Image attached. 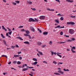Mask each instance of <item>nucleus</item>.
Segmentation results:
<instances>
[{
  "label": "nucleus",
  "instance_id": "obj_1",
  "mask_svg": "<svg viewBox=\"0 0 76 76\" xmlns=\"http://www.w3.org/2000/svg\"><path fill=\"white\" fill-rule=\"evenodd\" d=\"M69 32V34L72 35V34H73L75 33V31L72 29H70Z\"/></svg>",
  "mask_w": 76,
  "mask_h": 76
},
{
  "label": "nucleus",
  "instance_id": "obj_2",
  "mask_svg": "<svg viewBox=\"0 0 76 76\" xmlns=\"http://www.w3.org/2000/svg\"><path fill=\"white\" fill-rule=\"evenodd\" d=\"M45 16L42 15L40 17L39 19L41 20H43V19H45Z\"/></svg>",
  "mask_w": 76,
  "mask_h": 76
},
{
  "label": "nucleus",
  "instance_id": "obj_3",
  "mask_svg": "<svg viewBox=\"0 0 76 76\" xmlns=\"http://www.w3.org/2000/svg\"><path fill=\"white\" fill-rule=\"evenodd\" d=\"M67 24H69V25H75V23L73 22H67Z\"/></svg>",
  "mask_w": 76,
  "mask_h": 76
},
{
  "label": "nucleus",
  "instance_id": "obj_4",
  "mask_svg": "<svg viewBox=\"0 0 76 76\" xmlns=\"http://www.w3.org/2000/svg\"><path fill=\"white\" fill-rule=\"evenodd\" d=\"M28 21L29 22H35V20L33 19L32 18H29V20H28Z\"/></svg>",
  "mask_w": 76,
  "mask_h": 76
},
{
  "label": "nucleus",
  "instance_id": "obj_5",
  "mask_svg": "<svg viewBox=\"0 0 76 76\" xmlns=\"http://www.w3.org/2000/svg\"><path fill=\"white\" fill-rule=\"evenodd\" d=\"M30 29H31V31H32V32H35V29L34 28L32 27H31Z\"/></svg>",
  "mask_w": 76,
  "mask_h": 76
},
{
  "label": "nucleus",
  "instance_id": "obj_6",
  "mask_svg": "<svg viewBox=\"0 0 76 76\" xmlns=\"http://www.w3.org/2000/svg\"><path fill=\"white\" fill-rule=\"evenodd\" d=\"M43 35H46L48 34V32H46L45 31H44L43 33Z\"/></svg>",
  "mask_w": 76,
  "mask_h": 76
},
{
  "label": "nucleus",
  "instance_id": "obj_7",
  "mask_svg": "<svg viewBox=\"0 0 76 76\" xmlns=\"http://www.w3.org/2000/svg\"><path fill=\"white\" fill-rule=\"evenodd\" d=\"M66 1L68 2H70V3H73V0H66Z\"/></svg>",
  "mask_w": 76,
  "mask_h": 76
},
{
  "label": "nucleus",
  "instance_id": "obj_8",
  "mask_svg": "<svg viewBox=\"0 0 76 76\" xmlns=\"http://www.w3.org/2000/svg\"><path fill=\"white\" fill-rule=\"evenodd\" d=\"M57 28H64V26H63V27H61L60 26L58 25L57 26Z\"/></svg>",
  "mask_w": 76,
  "mask_h": 76
},
{
  "label": "nucleus",
  "instance_id": "obj_9",
  "mask_svg": "<svg viewBox=\"0 0 76 76\" xmlns=\"http://www.w3.org/2000/svg\"><path fill=\"white\" fill-rule=\"evenodd\" d=\"M16 38H18V39H20V40H21V41H23V39L20 37H18Z\"/></svg>",
  "mask_w": 76,
  "mask_h": 76
},
{
  "label": "nucleus",
  "instance_id": "obj_10",
  "mask_svg": "<svg viewBox=\"0 0 76 76\" xmlns=\"http://www.w3.org/2000/svg\"><path fill=\"white\" fill-rule=\"evenodd\" d=\"M37 63H38V62L36 61L34 63H32V65H36V64H37Z\"/></svg>",
  "mask_w": 76,
  "mask_h": 76
},
{
  "label": "nucleus",
  "instance_id": "obj_11",
  "mask_svg": "<svg viewBox=\"0 0 76 76\" xmlns=\"http://www.w3.org/2000/svg\"><path fill=\"white\" fill-rule=\"evenodd\" d=\"M2 29L4 30H5V31H7V29H6V28H4V26H2Z\"/></svg>",
  "mask_w": 76,
  "mask_h": 76
},
{
  "label": "nucleus",
  "instance_id": "obj_12",
  "mask_svg": "<svg viewBox=\"0 0 76 76\" xmlns=\"http://www.w3.org/2000/svg\"><path fill=\"white\" fill-rule=\"evenodd\" d=\"M28 69H29L28 68H24L23 69L22 71H26V70H28Z\"/></svg>",
  "mask_w": 76,
  "mask_h": 76
},
{
  "label": "nucleus",
  "instance_id": "obj_13",
  "mask_svg": "<svg viewBox=\"0 0 76 76\" xmlns=\"http://www.w3.org/2000/svg\"><path fill=\"white\" fill-rule=\"evenodd\" d=\"M54 75H60V74L57 72H55L54 73Z\"/></svg>",
  "mask_w": 76,
  "mask_h": 76
},
{
  "label": "nucleus",
  "instance_id": "obj_14",
  "mask_svg": "<svg viewBox=\"0 0 76 76\" xmlns=\"http://www.w3.org/2000/svg\"><path fill=\"white\" fill-rule=\"evenodd\" d=\"M55 22H56V23H59V21L57 20H55Z\"/></svg>",
  "mask_w": 76,
  "mask_h": 76
},
{
  "label": "nucleus",
  "instance_id": "obj_15",
  "mask_svg": "<svg viewBox=\"0 0 76 76\" xmlns=\"http://www.w3.org/2000/svg\"><path fill=\"white\" fill-rule=\"evenodd\" d=\"M56 54L58 56L60 57V58H61V56L59 55V54H58V52Z\"/></svg>",
  "mask_w": 76,
  "mask_h": 76
},
{
  "label": "nucleus",
  "instance_id": "obj_16",
  "mask_svg": "<svg viewBox=\"0 0 76 76\" xmlns=\"http://www.w3.org/2000/svg\"><path fill=\"white\" fill-rule=\"evenodd\" d=\"M1 35L3 38H5V37L3 36V34H1Z\"/></svg>",
  "mask_w": 76,
  "mask_h": 76
},
{
  "label": "nucleus",
  "instance_id": "obj_17",
  "mask_svg": "<svg viewBox=\"0 0 76 76\" xmlns=\"http://www.w3.org/2000/svg\"><path fill=\"white\" fill-rule=\"evenodd\" d=\"M24 43L25 44H29V42L28 41L25 42Z\"/></svg>",
  "mask_w": 76,
  "mask_h": 76
},
{
  "label": "nucleus",
  "instance_id": "obj_18",
  "mask_svg": "<svg viewBox=\"0 0 76 76\" xmlns=\"http://www.w3.org/2000/svg\"><path fill=\"white\" fill-rule=\"evenodd\" d=\"M58 72H60V73H61V74H62V75L64 74V72H63L59 70Z\"/></svg>",
  "mask_w": 76,
  "mask_h": 76
},
{
  "label": "nucleus",
  "instance_id": "obj_19",
  "mask_svg": "<svg viewBox=\"0 0 76 76\" xmlns=\"http://www.w3.org/2000/svg\"><path fill=\"white\" fill-rule=\"evenodd\" d=\"M38 53H39V54L41 55V56H42V53L41 52H40L39 51L38 52Z\"/></svg>",
  "mask_w": 76,
  "mask_h": 76
},
{
  "label": "nucleus",
  "instance_id": "obj_20",
  "mask_svg": "<svg viewBox=\"0 0 76 76\" xmlns=\"http://www.w3.org/2000/svg\"><path fill=\"white\" fill-rule=\"evenodd\" d=\"M63 62H58V66H59L60 65V64H63Z\"/></svg>",
  "mask_w": 76,
  "mask_h": 76
},
{
  "label": "nucleus",
  "instance_id": "obj_21",
  "mask_svg": "<svg viewBox=\"0 0 76 76\" xmlns=\"http://www.w3.org/2000/svg\"><path fill=\"white\" fill-rule=\"evenodd\" d=\"M33 60L34 61H37V59L35 58H33Z\"/></svg>",
  "mask_w": 76,
  "mask_h": 76
},
{
  "label": "nucleus",
  "instance_id": "obj_22",
  "mask_svg": "<svg viewBox=\"0 0 76 76\" xmlns=\"http://www.w3.org/2000/svg\"><path fill=\"white\" fill-rule=\"evenodd\" d=\"M27 68H29V69H33V68H34V67L32 66L31 67L27 66L26 67Z\"/></svg>",
  "mask_w": 76,
  "mask_h": 76
},
{
  "label": "nucleus",
  "instance_id": "obj_23",
  "mask_svg": "<svg viewBox=\"0 0 76 76\" xmlns=\"http://www.w3.org/2000/svg\"><path fill=\"white\" fill-rule=\"evenodd\" d=\"M2 57H6L7 58V56L6 55H2Z\"/></svg>",
  "mask_w": 76,
  "mask_h": 76
},
{
  "label": "nucleus",
  "instance_id": "obj_24",
  "mask_svg": "<svg viewBox=\"0 0 76 76\" xmlns=\"http://www.w3.org/2000/svg\"><path fill=\"white\" fill-rule=\"evenodd\" d=\"M26 33L27 34H29V33H30L29 31H26Z\"/></svg>",
  "mask_w": 76,
  "mask_h": 76
},
{
  "label": "nucleus",
  "instance_id": "obj_25",
  "mask_svg": "<svg viewBox=\"0 0 76 76\" xmlns=\"http://www.w3.org/2000/svg\"><path fill=\"white\" fill-rule=\"evenodd\" d=\"M27 3L28 4H31L32 3V2L28 1Z\"/></svg>",
  "mask_w": 76,
  "mask_h": 76
},
{
  "label": "nucleus",
  "instance_id": "obj_26",
  "mask_svg": "<svg viewBox=\"0 0 76 76\" xmlns=\"http://www.w3.org/2000/svg\"><path fill=\"white\" fill-rule=\"evenodd\" d=\"M71 51H72L73 53H76V51H74L73 49H71Z\"/></svg>",
  "mask_w": 76,
  "mask_h": 76
},
{
  "label": "nucleus",
  "instance_id": "obj_27",
  "mask_svg": "<svg viewBox=\"0 0 76 76\" xmlns=\"http://www.w3.org/2000/svg\"><path fill=\"white\" fill-rule=\"evenodd\" d=\"M37 44L38 45H41V42H38L37 43Z\"/></svg>",
  "mask_w": 76,
  "mask_h": 76
},
{
  "label": "nucleus",
  "instance_id": "obj_28",
  "mask_svg": "<svg viewBox=\"0 0 76 76\" xmlns=\"http://www.w3.org/2000/svg\"><path fill=\"white\" fill-rule=\"evenodd\" d=\"M12 31H10V32H8V34L9 35H11L12 34Z\"/></svg>",
  "mask_w": 76,
  "mask_h": 76
},
{
  "label": "nucleus",
  "instance_id": "obj_29",
  "mask_svg": "<svg viewBox=\"0 0 76 76\" xmlns=\"http://www.w3.org/2000/svg\"><path fill=\"white\" fill-rule=\"evenodd\" d=\"M35 21L34 22H38V20L36 18H35Z\"/></svg>",
  "mask_w": 76,
  "mask_h": 76
},
{
  "label": "nucleus",
  "instance_id": "obj_30",
  "mask_svg": "<svg viewBox=\"0 0 76 76\" xmlns=\"http://www.w3.org/2000/svg\"><path fill=\"white\" fill-rule=\"evenodd\" d=\"M53 63H54V64H57V62H56V61H53Z\"/></svg>",
  "mask_w": 76,
  "mask_h": 76
},
{
  "label": "nucleus",
  "instance_id": "obj_31",
  "mask_svg": "<svg viewBox=\"0 0 76 76\" xmlns=\"http://www.w3.org/2000/svg\"><path fill=\"white\" fill-rule=\"evenodd\" d=\"M64 19V18L63 17H61L60 18V20H63Z\"/></svg>",
  "mask_w": 76,
  "mask_h": 76
},
{
  "label": "nucleus",
  "instance_id": "obj_32",
  "mask_svg": "<svg viewBox=\"0 0 76 76\" xmlns=\"http://www.w3.org/2000/svg\"><path fill=\"white\" fill-rule=\"evenodd\" d=\"M17 64H21V62L20 61H18V62Z\"/></svg>",
  "mask_w": 76,
  "mask_h": 76
},
{
  "label": "nucleus",
  "instance_id": "obj_33",
  "mask_svg": "<svg viewBox=\"0 0 76 76\" xmlns=\"http://www.w3.org/2000/svg\"><path fill=\"white\" fill-rule=\"evenodd\" d=\"M19 55H15L14 56V57H19Z\"/></svg>",
  "mask_w": 76,
  "mask_h": 76
},
{
  "label": "nucleus",
  "instance_id": "obj_34",
  "mask_svg": "<svg viewBox=\"0 0 76 76\" xmlns=\"http://www.w3.org/2000/svg\"><path fill=\"white\" fill-rule=\"evenodd\" d=\"M43 63H45L46 64H47V62L45 61H43Z\"/></svg>",
  "mask_w": 76,
  "mask_h": 76
},
{
  "label": "nucleus",
  "instance_id": "obj_35",
  "mask_svg": "<svg viewBox=\"0 0 76 76\" xmlns=\"http://www.w3.org/2000/svg\"><path fill=\"white\" fill-rule=\"evenodd\" d=\"M13 63L14 64H16V63H17V61H13Z\"/></svg>",
  "mask_w": 76,
  "mask_h": 76
},
{
  "label": "nucleus",
  "instance_id": "obj_36",
  "mask_svg": "<svg viewBox=\"0 0 76 76\" xmlns=\"http://www.w3.org/2000/svg\"><path fill=\"white\" fill-rule=\"evenodd\" d=\"M57 15L58 16H61V14H60V13H59L58 14H57Z\"/></svg>",
  "mask_w": 76,
  "mask_h": 76
},
{
  "label": "nucleus",
  "instance_id": "obj_37",
  "mask_svg": "<svg viewBox=\"0 0 76 76\" xmlns=\"http://www.w3.org/2000/svg\"><path fill=\"white\" fill-rule=\"evenodd\" d=\"M15 2L17 3H19L20 2L19 1H15Z\"/></svg>",
  "mask_w": 76,
  "mask_h": 76
},
{
  "label": "nucleus",
  "instance_id": "obj_38",
  "mask_svg": "<svg viewBox=\"0 0 76 76\" xmlns=\"http://www.w3.org/2000/svg\"><path fill=\"white\" fill-rule=\"evenodd\" d=\"M72 41H75V38H72Z\"/></svg>",
  "mask_w": 76,
  "mask_h": 76
},
{
  "label": "nucleus",
  "instance_id": "obj_39",
  "mask_svg": "<svg viewBox=\"0 0 76 76\" xmlns=\"http://www.w3.org/2000/svg\"><path fill=\"white\" fill-rule=\"evenodd\" d=\"M12 3H13V5H16V3H14V2H13Z\"/></svg>",
  "mask_w": 76,
  "mask_h": 76
},
{
  "label": "nucleus",
  "instance_id": "obj_40",
  "mask_svg": "<svg viewBox=\"0 0 76 76\" xmlns=\"http://www.w3.org/2000/svg\"><path fill=\"white\" fill-rule=\"evenodd\" d=\"M45 46H46V45H42V48L45 47Z\"/></svg>",
  "mask_w": 76,
  "mask_h": 76
},
{
  "label": "nucleus",
  "instance_id": "obj_41",
  "mask_svg": "<svg viewBox=\"0 0 76 76\" xmlns=\"http://www.w3.org/2000/svg\"><path fill=\"white\" fill-rule=\"evenodd\" d=\"M31 9H32L33 10H34V11L36 10V9H35V8H31Z\"/></svg>",
  "mask_w": 76,
  "mask_h": 76
},
{
  "label": "nucleus",
  "instance_id": "obj_42",
  "mask_svg": "<svg viewBox=\"0 0 76 76\" xmlns=\"http://www.w3.org/2000/svg\"><path fill=\"white\" fill-rule=\"evenodd\" d=\"M3 42L4 44H6V41L4 40V41H3Z\"/></svg>",
  "mask_w": 76,
  "mask_h": 76
},
{
  "label": "nucleus",
  "instance_id": "obj_43",
  "mask_svg": "<svg viewBox=\"0 0 76 76\" xmlns=\"http://www.w3.org/2000/svg\"><path fill=\"white\" fill-rule=\"evenodd\" d=\"M66 42H60V44H64V43H65Z\"/></svg>",
  "mask_w": 76,
  "mask_h": 76
},
{
  "label": "nucleus",
  "instance_id": "obj_44",
  "mask_svg": "<svg viewBox=\"0 0 76 76\" xmlns=\"http://www.w3.org/2000/svg\"><path fill=\"white\" fill-rule=\"evenodd\" d=\"M68 42H72V40H68Z\"/></svg>",
  "mask_w": 76,
  "mask_h": 76
},
{
  "label": "nucleus",
  "instance_id": "obj_45",
  "mask_svg": "<svg viewBox=\"0 0 76 76\" xmlns=\"http://www.w3.org/2000/svg\"><path fill=\"white\" fill-rule=\"evenodd\" d=\"M23 66H22V68H23L25 67V65L23 64L22 65Z\"/></svg>",
  "mask_w": 76,
  "mask_h": 76
},
{
  "label": "nucleus",
  "instance_id": "obj_46",
  "mask_svg": "<svg viewBox=\"0 0 76 76\" xmlns=\"http://www.w3.org/2000/svg\"><path fill=\"white\" fill-rule=\"evenodd\" d=\"M60 35H63V32L62 31H61V32H60Z\"/></svg>",
  "mask_w": 76,
  "mask_h": 76
},
{
  "label": "nucleus",
  "instance_id": "obj_47",
  "mask_svg": "<svg viewBox=\"0 0 76 76\" xmlns=\"http://www.w3.org/2000/svg\"><path fill=\"white\" fill-rule=\"evenodd\" d=\"M71 17L72 18H75V17H76V16H71Z\"/></svg>",
  "mask_w": 76,
  "mask_h": 76
},
{
  "label": "nucleus",
  "instance_id": "obj_48",
  "mask_svg": "<svg viewBox=\"0 0 76 76\" xmlns=\"http://www.w3.org/2000/svg\"><path fill=\"white\" fill-rule=\"evenodd\" d=\"M18 54H21V52L20 51V52H18Z\"/></svg>",
  "mask_w": 76,
  "mask_h": 76
},
{
  "label": "nucleus",
  "instance_id": "obj_49",
  "mask_svg": "<svg viewBox=\"0 0 76 76\" xmlns=\"http://www.w3.org/2000/svg\"><path fill=\"white\" fill-rule=\"evenodd\" d=\"M64 36H65V37H66L67 38H69V36H67L66 35H65Z\"/></svg>",
  "mask_w": 76,
  "mask_h": 76
},
{
  "label": "nucleus",
  "instance_id": "obj_50",
  "mask_svg": "<svg viewBox=\"0 0 76 76\" xmlns=\"http://www.w3.org/2000/svg\"><path fill=\"white\" fill-rule=\"evenodd\" d=\"M19 58V59H20V60H22V57L20 56V57Z\"/></svg>",
  "mask_w": 76,
  "mask_h": 76
},
{
  "label": "nucleus",
  "instance_id": "obj_51",
  "mask_svg": "<svg viewBox=\"0 0 76 76\" xmlns=\"http://www.w3.org/2000/svg\"><path fill=\"white\" fill-rule=\"evenodd\" d=\"M11 69H14L15 70H16V69L13 68H11Z\"/></svg>",
  "mask_w": 76,
  "mask_h": 76
},
{
  "label": "nucleus",
  "instance_id": "obj_52",
  "mask_svg": "<svg viewBox=\"0 0 76 76\" xmlns=\"http://www.w3.org/2000/svg\"><path fill=\"white\" fill-rule=\"evenodd\" d=\"M25 31V30H24V29H21V31L22 32H23V31Z\"/></svg>",
  "mask_w": 76,
  "mask_h": 76
},
{
  "label": "nucleus",
  "instance_id": "obj_53",
  "mask_svg": "<svg viewBox=\"0 0 76 76\" xmlns=\"http://www.w3.org/2000/svg\"><path fill=\"white\" fill-rule=\"evenodd\" d=\"M56 1H58V3H60V0H56Z\"/></svg>",
  "mask_w": 76,
  "mask_h": 76
},
{
  "label": "nucleus",
  "instance_id": "obj_54",
  "mask_svg": "<svg viewBox=\"0 0 76 76\" xmlns=\"http://www.w3.org/2000/svg\"><path fill=\"white\" fill-rule=\"evenodd\" d=\"M6 35L7 37H8L9 36V34H8V33H7L6 34Z\"/></svg>",
  "mask_w": 76,
  "mask_h": 76
},
{
  "label": "nucleus",
  "instance_id": "obj_55",
  "mask_svg": "<svg viewBox=\"0 0 76 76\" xmlns=\"http://www.w3.org/2000/svg\"><path fill=\"white\" fill-rule=\"evenodd\" d=\"M15 47L17 48H18V47H19V46H18V45H15Z\"/></svg>",
  "mask_w": 76,
  "mask_h": 76
},
{
  "label": "nucleus",
  "instance_id": "obj_56",
  "mask_svg": "<svg viewBox=\"0 0 76 76\" xmlns=\"http://www.w3.org/2000/svg\"><path fill=\"white\" fill-rule=\"evenodd\" d=\"M3 1L4 2V3H6V1L5 0H3Z\"/></svg>",
  "mask_w": 76,
  "mask_h": 76
},
{
  "label": "nucleus",
  "instance_id": "obj_57",
  "mask_svg": "<svg viewBox=\"0 0 76 76\" xmlns=\"http://www.w3.org/2000/svg\"><path fill=\"white\" fill-rule=\"evenodd\" d=\"M51 54L52 55H53V54H54V52H53V51H52V52H51Z\"/></svg>",
  "mask_w": 76,
  "mask_h": 76
},
{
  "label": "nucleus",
  "instance_id": "obj_58",
  "mask_svg": "<svg viewBox=\"0 0 76 76\" xmlns=\"http://www.w3.org/2000/svg\"><path fill=\"white\" fill-rule=\"evenodd\" d=\"M47 10H49V11H51V10H50V9L49 8H47Z\"/></svg>",
  "mask_w": 76,
  "mask_h": 76
},
{
  "label": "nucleus",
  "instance_id": "obj_59",
  "mask_svg": "<svg viewBox=\"0 0 76 76\" xmlns=\"http://www.w3.org/2000/svg\"><path fill=\"white\" fill-rule=\"evenodd\" d=\"M23 28V26H20L19 27V28Z\"/></svg>",
  "mask_w": 76,
  "mask_h": 76
},
{
  "label": "nucleus",
  "instance_id": "obj_60",
  "mask_svg": "<svg viewBox=\"0 0 76 76\" xmlns=\"http://www.w3.org/2000/svg\"><path fill=\"white\" fill-rule=\"evenodd\" d=\"M28 37H29V39H31V37L30 35H29V36Z\"/></svg>",
  "mask_w": 76,
  "mask_h": 76
},
{
  "label": "nucleus",
  "instance_id": "obj_61",
  "mask_svg": "<svg viewBox=\"0 0 76 76\" xmlns=\"http://www.w3.org/2000/svg\"><path fill=\"white\" fill-rule=\"evenodd\" d=\"M67 51H70V50L69 49H67L66 50Z\"/></svg>",
  "mask_w": 76,
  "mask_h": 76
},
{
  "label": "nucleus",
  "instance_id": "obj_62",
  "mask_svg": "<svg viewBox=\"0 0 76 76\" xmlns=\"http://www.w3.org/2000/svg\"><path fill=\"white\" fill-rule=\"evenodd\" d=\"M18 67H19V68H22V66H18Z\"/></svg>",
  "mask_w": 76,
  "mask_h": 76
},
{
  "label": "nucleus",
  "instance_id": "obj_63",
  "mask_svg": "<svg viewBox=\"0 0 76 76\" xmlns=\"http://www.w3.org/2000/svg\"><path fill=\"white\" fill-rule=\"evenodd\" d=\"M71 50H75V48H72Z\"/></svg>",
  "mask_w": 76,
  "mask_h": 76
},
{
  "label": "nucleus",
  "instance_id": "obj_64",
  "mask_svg": "<svg viewBox=\"0 0 76 76\" xmlns=\"http://www.w3.org/2000/svg\"><path fill=\"white\" fill-rule=\"evenodd\" d=\"M11 63V61H10L8 63V64H10Z\"/></svg>",
  "mask_w": 76,
  "mask_h": 76
}]
</instances>
